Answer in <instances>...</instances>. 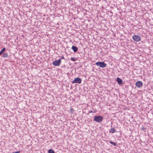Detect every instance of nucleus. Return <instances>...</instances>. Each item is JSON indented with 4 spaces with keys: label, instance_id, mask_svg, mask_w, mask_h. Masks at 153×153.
I'll return each mask as SVG.
<instances>
[{
    "label": "nucleus",
    "instance_id": "obj_1",
    "mask_svg": "<svg viewBox=\"0 0 153 153\" xmlns=\"http://www.w3.org/2000/svg\"><path fill=\"white\" fill-rule=\"evenodd\" d=\"M95 65L100 67L104 68L106 66V64L104 62H98L95 63Z\"/></svg>",
    "mask_w": 153,
    "mask_h": 153
},
{
    "label": "nucleus",
    "instance_id": "obj_2",
    "mask_svg": "<svg viewBox=\"0 0 153 153\" xmlns=\"http://www.w3.org/2000/svg\"><path fill=\"white\" fill-rule=\"evenodd\" d=\"M103 119V117L100 116H96L94 117V120L98 123H101Z\"/></svg>",
    "mask_w": 153,
    "mask_h": 153
},
{
    "label": "nucleus",
    "instance_id": "obj_3",
    "mask_svg": "<svg viewBox=\"0 0 153 153\" xmlns=\"http://www.w3.org/2000/svg\"><path fill=\"white\" fill-rule=\"evenodd\" d=\"M133 40L137 42H138L141 40V38L140 36L137 35H135L133 36Z\"/></svg>",
    "mask_w": 153,
    "mask_h": 153
},
{
    "label": "nucleus",
    "instance_id": "obj_4",
    "mask_svg": "<svg viewBox=\"0 0 153 153\" xmlns=\"http://www.w3.org/2000/svg\"><path fill=\"white\" fill-rule=\"evenodd\" d=\"M61 62V59H59L58 60H56L53 61L52 63V64L53 65L55 66H59L60 65Z\"/></svg>",
    "mask_w": 153,
    "mask_h": 153
},
{
    "label": "nucleus",
    "instance_id": "obj_5",
    "mask_svg": "<svg viewBox=\"0 0 153 153\" xmlns=\"http://www.w3.org/2000/svg\"><path fill=\"white\" fill-rule=\"evenodd\" d=\"M81 79L78 77L75 78L72 82L73 83H77L78 84L81 83Z\"/></svg>",
    "mask_w": 153,
    "mask_h": 153
},
{
    "label": "nucleus",
    "instance_id": "obj_6",
    "mask_svg": "<svg viewBox=\"0 0 153 153\" xmlns=\"http://www.w3.org/2000/svg\"><path fill=\"white\" fill-rule=\"evenodd\" d=\"M143 85V83L140 81H138L136 83V86L140 88Z\"/></svg>",
    "mask_w": 153,
    "mask_h": 153
},
{
    "label": "nucleus",
    "instance_id": "obj_7",
    "mask_svg": "<svg viewBox=\"0 0 153 153\" xmlns=\"http://www.w3.org/2000/svg\"><path fill=\"white\" fill-rule=\"evenodd\" d=\"M117 81L119 84L120 85L122 84V80L119 77H118L117 78Z\"/></svg>",
    "mask_w": 153,
    "mask_h": 153
},
{
    "label": "nucleus",
    "instance_id": "obj_8",
    "mask_svg": "<svg viewBox=\"0 0 153 153\" xmlns=\"http://www.w3.org/2000/svg\"><path fill=\"white\" fill-rule=\"evenodd\" d=\"M71 48L75 52H76L78 50L77 48L74 46H73Z\"/></svg>",
    "mask_w": 153,
    "mask_h": 153
},
{
    "label": "nucleus",
    "instance_id": "obj_9",
    "mask_svg": "<svg viewBox=\"0 0 153 153\" xmlns=\"http://www.w3.org/2000/svg\"><path fill=\"white\" fill-rule=\"evenodd\" d=\"M115 131L116 130L114 128H111L109 130V132L114 133L115 132Z\"/></svg>",
    "mask_w": 153,
    "mask_h": 153
},
{
    "label": "nucleus",
    "instance_id": "obj_10",
    "mask_svg": "<svg viewBox=\"0 0 153 153\" xmlns=\"http://www.w3.org/2000/svg\"><path fill=\"white\" fill-rule=\"evenodd\" d=\"M8 56V54L7 53H4L3 55L2 56L3 57L6 58Z\"/></svg>",
    "mask_w": 153,
    "mask_h": 153
},
{
    "label": "nucleus",
    "instance_id": "obj_11",
    "mask_svg": "<svg viewBox=\"0 0 153 153\" xmlns=\"http://www.w3.org/2000/svg\"><path fill=\"white\" fill-rule=\"evenodd\" d=\"M6 49L5 48H3L2 50L0 51V55H1L2 53L4 52L5 51Z\"/></svg>",
    "mask_w": 153,
    "mask_h": 153
},
{
    "label": "nucleus",
    "instance_id": "obj_12",
    "mask_svg": "<svg viewBox=\"0 0 153 153\" xmlns=\"http://www.w3.org/2000/svg\"><path fill=\"white\" fill-rule=\"evenodd\" d=\"M109 142L111 144L115 146H116L117 145V144L116 143L113 142L111 140Z\"/></svg>",
    "mask_w": 153,
    "mask_h": 153
},
{
    "label": "nucleus",
    "instance_id": "obj_13",
    "mask_svg": "<svg viewBox=\"0 0 153 153\" xmlns=\"http://www.w3.org/2000/svg\"><path fill=\"white\" fill-rule=\"evenodd\" d=\"M48 153H55L54 151L51 149H50L48 151Z\"/></svg>",
    "mask_w": 153,
    "mask_h": 153
},
{
    "label": "nucleus",
    "instance_id": "obj_14",
    "mask_svg": "<svg viewBox=\"0 0 153 153\" xmlns=\"http://www.w3.org/2000/svg\"><path fill=\"white\" fill-rule=\"evenodd\" d=\"M70 112L71 114H73L74 113V109L73 108H70Z\"/></svg>",
    "mask_w": 153,
    "mask_h": 153
},
{
    "label": "nucleus",
    "instance_id": "obj_15",
    "mask_svg": "<svg viewBox=\"0 0 153 153\" xmlns=\"http://www.w3.org/2000/svg\"><path fill=\"white\" fill-rule=\"evenodd\" d=\"M71 59L73 61H75L76 60V59L74 57H71Z\"/></svg>",
    "mask_w": 153,
    "mask_h": 153
},
{
    "label": "nucleus",
    "instance_id": "obj_16",
    "mask_svg": "<svg viewBox=\"0 0 153 153\" xmlns=\"http://www.w3.org/2000/svg\"><path fill=\"white\" fill-rule=\"evenodd\" d=\"M20 151H18L17 152H13V153H20Z\"/></svg>",
    "mask_w": 153,
    "mask_h": 153
},
{
    "label": "nucleus",
    "instance_id": "obj_17",
    "mask_svg": "<svg viewBox=\"0 0 153 153\" xmlns=\"http://www.w3.org/2000/svg\"><path fill=\"white\" fill-rule=\"evenodd\" d=\"M61 58L62 59H63L64 58V57L63 56H62Z\"/></svg>",
    "mask_w": 153,
    "mask_h": 153
},
{
    "label": "nucleus",
    "instance_id": "obj_18",
    "mask_svg": "<svg viewBox=\"0 0 153 153\" xmlns=\"http://www.w3.org/2000/svg\"><path fill=\"white\" fill-rule=\"evenodd\" d=\"M12 153H13V152Z\"/></svg>",
    "mask_w": 153,
    "mask_h": 153
}]
</instances>
